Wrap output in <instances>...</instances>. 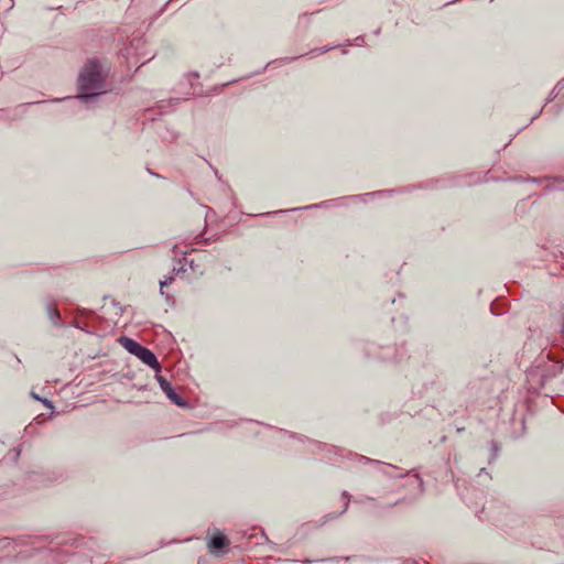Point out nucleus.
Instances as JSON below:
<instances>
[{
    "label": "nucleus",
    "mask_w": 564,
    "mask_h": 564,
    "mask_svg": "<svg viewBox=\"0 0 564 564\" xmlns=\"http://www.w3.org/2000/svg\"><path fill=\"white\" fill-rule=\"evenodd\" d=\"M558 86H560V83H558L557 85H555V89H556V88H558ZM561 86H563V87H564V85H563V84H561Z\"/></svg>",
    "instance_id": "obj_40"
},
{
    "label": "nucleus",
    "mask_w": 564,
    "mask_h": 564,
    "mask_svg": "<svg viewBox=\"0 0 564 564\" xmlns=\"http://www.w3.org/2000/svg\"><path fill=\"white\" fill-rule=\"evenodd\" d=\"M561 319H562V322L560 324V333L562 335H564V307H563V312H562V315H561Z\"/></svg>",
    "instance_id": "obj_21"
},
{
    "label": "nucleus",
    "mask_w": 564,
    "mask_h": 564,
    "mask_svg": "<svg viewBox=\"0 0 564 564\" xmlns=\"http://www.w3.org/2000/svg\"><path fill=\"white\" fill-rule=\"evenodd\" d=\"M173 281H174V276L173 275H169V276H165V279L160 282V289H161L160 293H161V295H165L163 289L165 286H169Z\"/></svg>",
    "instance_id": "obj_17"
},
{
    "label": "nucleus",
    "mask_w": 564,
    "mask_h": 564,
    "mask_svg": "<svg viewBox=\"0 0 564 564\" xmlns=\"http://www.w3.org/2000/svg\"><path fill=\"white\" fill-rule=\"evenodd\" d=\"M490 451H491V455H490V457L488 459L489 464L494 463L498 458V454H499V451H500V446H499L498 442L491 441V443H490Z\"/></svg>",
    "instance_id": "obj_12"
},
{
    "label": "nucleus",
    "mask_w": 564,
    "mask_h": 564,
    "mask_svg": "<svg viewBox=\"0 0 564 564\" xmlns=\"http://www.w3.org/2000/svg\"><path fill=\"white\" fill-rule=\"evenodd\" d=\"M343 198H333V199H327V200H324L319 204H312V205H308V206H304V207H301V210H306V209H314V208H321V207H327V206H337L339 204V202ZM294 210H300V208H292V209H284V210H278V212H274L273 214L274 215H278V214H283V213H288V212H294ZM272 213H267L265 215H271Z\"/></svg>",
    "instance_id": "obj_5"
},
{
    "label": "nucleus",
    "mask_w": 564,
    "mask_h": 564,
    "mask_svg": "<svg viewBox=\"0 0 564 564\" xmlns=\"http://www.w3.org/2000/svg\"><path fill=\"white\" fill-rule=\"evenodd\" d=\"M155 379L158 380L161 390L173 404L183 409L189 408L188 401L175 391L172 383L165 377L160 375V372H155Z\"/></svg>",
    "instance_id": "obj_2"
},
{
    "label": "nucleus",
    "mask_w": 564,
    "mask_h": 564,
    "mask_svg": "<svg viewBox=\"0 0 564 564\" xmlns=\"http://www.w3.org/2000/svg\"><path fill=\"white\" fill-rule=\"evenodd\" d=\"M380 33V29L375 31V35H378Z\"/></svg>",
    "instance_id": "obj_37"
},
{
    "label": "nucleus",
    "mask_w": 564,
    "mask_h": 564,
    "mask_svg": "<svg viewBox=\"0 0 564 564\" xmlns=\"http://www.w3.org/2000/svg\"><path fill=\"white\" fill-rule=\"evenodd\" d=\"M318 11L312 12L311 15L315 14ZM308 24H310V14L308 13H304L299 17L297 26L304 25V28H307Z\"/></svg>",
    "instance_id": "obj_15"
},
{
    "label": "nucleus",
    "mask_w": 564,
    "mask_h": 564,
    "mask_svg": "<svg viewBox=\"0 0 564 564\" xmlns=\"http://www.w3.org/2000/svg\"><path fill=\"white\" fill-rule=\"evenodd\" d=\"M46 313L48 319L52 322V324L56 327H63L64 323L62 322L61 313L56 305L48 303L46 306Z\"/></svg>",
    "instance_id": "obj_6"
},
{
    "label": "nucleus",
    "mask_w": 564,
    "mask_h": 564,
    "mask_svg": "<svg viewBox=\"0 0 564 564\" xmlns=\"http://www.w3.org/2000/svg\"><path fill=\"white\" fill-rule=\"evenodd\" d=\"M133 356L138 357L144 365L153 369L156 373L161 372L162 366L158 360L156 355L148 347L141 345L137 354Z\"/></svg>",
    "instance_id": "obj_4"
},
{
    "label": "nucleus",
    "mask_w": 564,
    "mask_h": 564,
    "mask_svg": "<svg viewBox=\"0 0 564 564\" xmlns=\"http://www.w3.org/2000/svg\"><path fill=\"white\" fill-rule=\"evenodd\" d=\"M62 100H63V99H61V98H56V99H53L52 101H54V102H58V101H62Z\"/></svg>",
    "instance_id": "obj_34"
},
{
    "label": "nucleus",
    "mask_w": 564,
    "mask_h": 564,
    "mask_svg": "<svg viewBox=\"0 0 564 564\" xmlns=\"http://www.w3.org/2000/svg\"><path fill=\"white\" fill-rule=\"evenodd\" d=\"M173 0H169L166 3H165V7H167Z\"/></svg>",
    "instance_id": "obj_39"
},
{
    "label": "nucleus",
    "mask_w": 564,
    "mask_h": 564,
    "mask_svg": "<svg viewBox=\"0 0 564 564\" xmlns=\"http://www.w3.org/2000/svg\"><path fill=\"white\" fill-rule=\"evenodd\" d=\"M337 46H329V45H325V46H322V47H317V48H314L312 51H310L308 54H317V55H321V54H324V53H327L334 48H336Z\"/></svg>",
    "instance_id": "obj_16"
},
{
    "label": "nucleus",
    "mask_w": 564,
    "mask_h": 564,
    "mask_svg": "<svg viewBox=\"0 0 564 564\" xmlns=\"http://www.w3.org/2000/svg\"><path fill=\"white\" fill-rule=\"evenodd\" d=\"M355 456L358 458V460L360 463L375 464V465H378V466L384 465L381 460L372 459V458H369V457H366V456H362V455H358V454H356Z\"/></svg>",
    "instance_id": "obj_14"
},
{
    "label": "nucleus",
    "mask_w": 564,
    "mask_h": 564,
    "mask_svg": "<svg viewBox=\"0 0 564 564\" xmlns=\"http://www.w3.org/2000/svg\"><path fill=\"white\" fill-rule=\"evenodd\" d=\"M543 111V107L530 119V123H532Z\"/></svg>",
    "instance_id": "obj_24"
},
{
    "label": "nucleus",
    "mask_w": 564,
    "mask_h": 564,
    "mask_svg": "<svg viewBox=\"0 0 564 564\" xmlns=\"http://www.w3.org/2000/svg\"><path fill=\"white\" fill-rule=\"evenodd\" d=\"M382 359H383V360H389L390 358H389V357H387V356H384V357H382Z\"/></svg>",
    "instance_id": "obj_42"
},
{
    "label": "nucleus",
    "mask_w": 564,
    "mask_h": 564,
    "mask_svg": "<svg viewBox=\"0 0 564 564\" xmlns=\"http://www.w3.org/2000/svg\"><path fill=\"white\" fill-rule=\"evenodd\" d=\"M45 101L44 100H41V101H37V102H30L29 105H35V104H44Z\"/></svg>",
    "instance_id": "obj_31"
},
{
    "label": "nucleus",
    "mask_w": 564,
    "mask_h": 564,
    "mask_svg": "<svg viewBox=\"0 0 564 564\" xmlns=\"http://www.w3.org/2000/svg\"><path fill=\"white\" fill-rule=\"evenodd\" d=\"M31 397H32L33 399H35V400H39V401H41V399H42V398H40V397H39L36 393H34V392H31Z\"/></svg>",
    "instance_id": "obj_29"
},
{
    "label": "nucleus",
    "mask_w": 564,
    "mask_h": 564,
    "mask_svg": "<svg viewBox=\"0 0 564 564\" xmlns=\"http://www.w3.org/2000/svg\"><path fill=\"white\" fill-rule=\"evenodd\" d=\"M184 271H185V269L183 265L180 268H173V273H180V272H184Z\"/></svg>",
    "instance_id": "obj_26"
},
{
    "label": "nucleus",
    "mask_w": 564,
    "mask_h": 564,
    "mask_svg": "<svg viewBox=\"0 0 564 564\" xmlns=\"http://www.w3.org/2000/svg\"><path fill=\"white\" fill-rule=\"evenodd\" d=\"M72 326H74L75 328H78V329H84V326L78 321H74L72 323Z\"/></svg>",
    "instance_id": "obj_25"
},
{
    "label": "nucleus",
    "mask_w": 564,
    "mask_h": 564,
    "mask_svg": "<svg viewBox=\"0 0 564 564\" xmlns=\"http://www.w3.org/2000/svg\"><path fill=\"white\" fill-rule=\"evenodd\" d=\"M482 475L487 476L489 479H491L490 475L488 474L486 468H481L479 470L478 477H481Z\"/></svg>",
    "instance_id": "obj_22"
},
{
    "label": "nucleus",
    "mask_w": 564,
    "mask_h": 564,
    "mask_svg": "<svg viewBox=\"0 0 564 564\" xmlns=\"http://www.w3.org/2000/svg\"><path fill=\"white\" fill-rule=\"evenodd\" d=\"M118 341L131 355L137 354L141 344L128 336H121Z\"/></svg>",
    "instance_id": "obj_7"
},
{
    "label": "nucleus",
    "mask_w": 564,
    "mask_h": 564,
    "mask_svg": "<svg viewBox=\"0 0 564 564\" xmlns=\"http://www.w3.org/2000/svg\"><path fill=\"white\" fill-rule=\"evenodd\" d=\"M105 76L101 72V64L98 58L88 59L78 76L77 99L89 104L99 98L105 91Z\"/></svg>",
    "instance_id": "obj_1"
},
{
    "label": "nucleus",
    "mask_w": 564,
    "mask_h": 564,
    "mask_svg": "<svg viewBox=\"0 0 564 564\" xmlns=\"http://www.w3.org/2000/svg\"><path fill=\"white\" fill-rule=\"evenodd\" d=\"M195 240H196L197 243H203V245H209L210 243V238L203 237L202 234L197 235Z\"/></svg>",
    "instance_id": "obj_19"
},
{
    "label": "nucleus",
    "mask_w": 564,
    "mask_h": 564,
    "mask_svg": "<svg viewBox=\"0 0 564 564\" xmlns=\"http://www.w3.org/2000/svg\"><path fill=\"white\" fill-rule=\"evenodd\" d=\"M364 43H365V37H364V35H359V36H357V37L354 40V42L347 41V42H346V45H347V46H351V45L362 46V45H364Z\"/></svg>",
    "instance_id": "obj_18"
},
{
    "label": "nucleus",
    "mask_w": 564,
    "mask_h": 564,
    "mask_svg": "<svg viewBox=\"0 0 564 564\" xmlns=\"http://www.w3.org/2000/svg\"><path fill=\"white\" fill-rule=\"evenodd\" d=\"M186 99H183V101H185ZM182 101L181 98H170L169 100H161L159 101L158 104V108L160 110L169 107V106H175V105H178L180 102Z\"/></svg>",
    "instance_id": "obj_11"
},
{
    "label": "nucleus",
    "mask_w": 564,
    "mask_h": 564,
    "mask_svg": "<svg viewBox=\"0 0 564 564\" xmlns=\"http://www.w3.org/2000/svg\"><path fill=\"white\" fill-rule=\"evenodd\" d=\"M414 476L419 480L420 486L422 487L423 486V480H422L421 476L419 474H415Z\"/></svg>",
    "instance_id": "obj_28"
},
{
    "label": "nucleus",
    "mask_w": 564,
    "mask_h": 564,
    "mask_svg": "<svg viewBox=\"0 0 564 564\" xmlns=\"http://www.w3.org/2000/svg\"><path fill=\"white\" fill-rule=\"evenodd\" d=\"M398 503H399V502H398V501H395V502H393V503L389 505V506H388V508H392V507L397 506Z\"/></svg>",
    "instance_id": "obj_32"
},
{
    "label": "nucleus",
    "mask_w": 564,
    "mask_h": 564,
    "mask_svg": "<svg viewBox=\"0 0 564 564\" xmlns=\"http://www.w3.org/2000/svg\"><path fill=\"white\" fill-rule=\"evenodd\" d=\"M399 467L394 466V465H386V468H383L381 471L384 476L389 477V478H403L408 475V473L405 474H394L393 471L398 470Z\"/></svg>",
    "instance_id": "obj_9"
},
{
    "label": "nucleus",
    "mask_w": 564,
    "mask_h": 564,
    "mask_svg": "<svg viewBox=\"0 0 564 564\" xmlns=\"http://www.w3.org/2000/svg\"><path fill=\"white\" fill-rule=\"evenodd\" d=\"M173 251H177V245L173 246Z\"/></svg>",
    "instance_id": "obj_38"
},
{
    "label": "nucleus",
    "mask_w": 564,
    "mask_h": 564,
    "mask_svg": "<svg viewBox=\"0 0 564 564\" xmlns=\"http://www.w3.org/2000/svg\"><path fill=\"white\" fill-rule=\"evenodd\" d=\"M41 402L48 409H53V402L51 400H48L47 398H42L41 399Z\"/></svg>",
    "instance_id": "obj_20"
},
{
    "label": "nucleus",
    "mask_w": 564,
    "mask_h": 564,
    "mask_svg": "<svg viewBox=\"0 0 564 564\" xmlns=\"http://www.w3.org/2000/svg\"><path fill=\"white\" fill-rule=\"evenodd\" d=\"M560 84H563V85H564V78L560 82Z\"/></svg>",
    "instance_id": "obj_43"
},
{
    "label": "nucleus",
    "mask_w": 564,
    "mask_h": 564,
    "mask_svg": "<svg viewBox=\"0 0 564 564\" xmlns=\"http://www.w3.org/2000/svg\"><path fill=\"white\" fill-rule=\"evenodd\" d=\"M214 172H215V175H216L218 178H220L218 171H217V170H214Z\"/></svg>",
    "instance_id": "obj_35"
},
{
    "label": "nucleus",
    "mask_w": 564,
    "mask_h": 564,
    "mask_svg": "<svg viewBox=\"0 0 564 564\" xmlns=\"http://www.w3.org/2000/svg\"><path fill=\"white\" fill-rule=\"evenodd\" d=\"M530 181H531V182H534V183H535V182H538V180H536V178H530Z\"/></svg>",
    "instance_id": "obj_41"
},
{
    "label": "nucleus",
    "mask_w": 564,
    "mask_h": 564,
    "mask_svg": "<svg viewBox=\"0 0 564 564\" xmlns=\"http://www.w3.org/2000/svg\"><path fill=\"white\" fill-rule=\"evenodd\" d=\"M341 498L345 500L344 509L340 512H338V513H328L326 516L327 520L336 519V518H338L339 516L344 514L347 511V509L349 507V502H350V495L347 491H343Z\"/></svg>",
    "instance_id": "obj_8"
},
{
    "label": "nucleus",
    "mask_w": 564,
    "mask_h": 564,
    "mask_svg": "<svg viewBox=\"0 0 564 564\" xmlns=\"http://www.w3.org/2000/svg\"><path fill=\"white\" fill-rule=\"evenodd\" d=\"M296 58H297V57H286V58H284L283 61H284L285 63H291V62L295 61Z\"/></svg>",
    "instance_id": "obj_27"
},
{
    "label": "nucleus",
    "mask_w": 564,
    "mask_h": 564,
    "mask_svg": "<svg viewBox=\"0 0 564 564\" xmlns=\"http://www.w3.org/2000/svg\"><path fill=\"white\" fill-rule=\"evenodd\" d=\"M552 188L564 191V176L552 177Z\"/></svg>",
    "instance_id": "obj_13"
},
{
    "label": "nucleus",
    "mask_w": 564,
    "mask_h": 564,
    "mask_svg": "<svg viewBox=\"0 0 564 564\" xmlns=\"http://www.w3.org/2000/svg\"><path fill=\"white\" fill-rule=\"evenodd\" d=\"M556 97V94H555V88L550 93L547 99H546V102H550L552 101L554 98Z\"/></svg>",
    "instance_id": "obj_23"
},
{
    "label": "nucleus",
    "mask_w": 564,
    "mask_h": 564,
    "mask_svg": "<svg viewBox=\"0 0 564 564\" xmlns=\"http://www.w3.org/2000/svg\"><path fill=\"white\" fill-rule=\"evenodd\" d=\"M491 312L494 315H500L499 313L495 312L492 307H491Z\"/></svg>",
    "instance_id": "obj_36"
},
{
    "label": "nucleus",
    "mask_w": 564,
    "mask_h": 564,
    "mask_svg": "<svg viewBox=\"0 0 564 564\" xmlns=\"http://www.w3.org/2000/svg\"><path fill=\"white\" fill-rule=\"evenodd\" d=\"M545 383V376H542L541 384L543 386Z\"/></svg>",
    "instance_id": "obj_33"
},
{
    "label": "nucleus",
    "mask_w": 564,
    "mask_h": 564,
    "mask_svg": "<svg viewBox=\"0 0 564 564\" xmlns=\"http://www.w3.org/2000/svg\"><path fill=\"white\" fill-rule=\"evenodd\" d=\"M230 541L228 536L220 530L216 529L208 538L207 547L214 555L224 554L227 552Z\"/></svg>",
    "instance_id": "obj_3"
},
{
    "label": "nucleus",
    "mask_w": 564,
    "mask_h": 564,
    "mask_svg": "<svg viewBox=\"0 0 564 564\" xmlns=\"http://www.w3.org/2000/svg\"><path fill=\"white\" fill-rule=\"evenodd\" d=\"M149 173H150L152 176H155V177H158V178H161V177H162L160 174L154 173V172H152V171H150V170H149Z\"/></svg>",
    "instance_id": "obj_30"
},
{
    "label": "nucleus",
    "mask_w": 564,
    "mask_h": 564,
    "mask_svg": "<svg viewBox=\"0 0 564 564\" xmlns=\"http://www.w3.org/2000/svg\"><path fill=\"white\" fill-rule=\"evenodd\" d=\"M397 191L395 189H383V191H376V192H371V193H367V194H362V195H352V196H349V198H365V197H369V196H384V195H392L393 193H395Z\"/></svg>",
    "instance_id": "obj_10"
}]
</instances>
